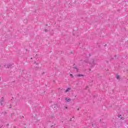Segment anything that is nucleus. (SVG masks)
Listing matches in <instances>:
<instances>
[{
	"mask_svg": "<svg viewBox=\"0 0 128 128\" xmlns=\"http://www.w3.org/2000/svg\"><path fill=\"white\" fill-rule=\"evenodd\" d=\"M45 32H46V30H45Z\"/></svg>",
	"mask_w": 128,
	"mask_h": 128,
	"instance_id": "nucleus-10",
	"label": "nucleus"
},
{
	"mask_svg": "<svg viewBox=\"0 0 128 128\" xmlns=\"http://www.w3.org/2000/svg\"><path fill=\"white\" fill-rule=\"evenodd\" d=\"M77 76H84V75H82V74H78V75H77Z\"/></svg>",
	"mask_w": 128,
	"mask_h": 128,
	"instance_id": "nucleus-5",
	"label": "nucleus"
},
{
	"mask_svg": "<svg viewBox=\"0 0 128 128\" xmlns=\"http://www.w3.org/2000/svg\"><path fill=\"white\" fill-rule=\"evenodd\" d=\"M72 78H74V76H72V74H70V75Z\"/></svg>",
	"mask_w": 128,
	"mask_h": 128,
	"instance_id": "nucleus-6",
	"label": "nucleus"
},
{
	"mask_svg": "<svg viewBox=\"0 0 128 128\" xmlns=\"http://www.w3.org/2000/svg\"><path fill=\"white\" fill-rule=\"evenodd\" d=\"M89 64L90 68H94V60H90Z\"/></svg>",
	"mask_w": 128,
	"mask_h": 128,
	"instance_id": "nucleus-1",
	"label": "nucleus"
},
{
	"mask_svg": "<svg viewBox=\"0 0 128 128\" xmlns=\"http://www.w3.org/2000/svg\"><path fill=\"white\" fill-rule=\"evenodd\" d=\"M66 102H70V100H71V99L70 98H66Z\"/></svg>",
	"mask_w": 128,
	"mask_h": 128,
	"instance_id": "nucleus-2",
	"label": "nucleus"
},
{
	"mask_svg": "<svg viewBox=\"0 0 128 128\" xmlns=\"http://www.w3.org/2000/svg\"><path fill=\"white\" fill-rule=\"evenodd\" d=\"M66 108H68V107H66Z\"/></svg>",
	"mask_w": 128,
	"mask_h": 128,
	"instance_id": "nucleus-11",
	"label": "nucleus"
},
{
	"mask_svg": "<svg viewBox=\"0 0 128 128\" xmlns=\"http://www.w3.org/2000/svg\"><path fill=\"white\" fill-rule=\"evenodd\" d=\"M1 104H2L1 102Z\"/></svg>",
	"mask_w": 128,
	"mask_h": 128,
	"instance_id": "nucleus-12",
	"label": "nucleus"
},
{
	"mask_svg": "<svg viewBox=\"0 0 128 128\" xmlns=\"http://www.w3.org/2000/svg\"><path fill=\"white\" fill-rule=\"evenodd\" d=\"M70 88H68L66 90V92H70Z\"/></svg>",
	"mask_w": 128,
	"mask_h": 128,
	"instance_id": "nucleus-3",
	"label": "nucleus"
},
{
	"mask_svg": "<svg viewBox=\"0 0 128 128\" xmlns=\"http://www.w3.org/2000/svg\"><path fill=\"white\" fill-rule=\"evenodd\" d=\"M86 62H88V61H86Z\"/></svg>",
	"mask_w": 128,
	"mask_h": 128,
	"instance_id": "nucleus-7",
	"label": "nucleus"
},
{
	"mask_svg": "<svg viewBox=\"0 0 128 128\" xmlns=\"http://www.w3.org/2000/svg\"><path fill=\"white\" fill-rule=\"evenodd\" d=\"M116 78H117V80H120V76L116 74Z\"/></svg>",
	"mask_w": 128,
	"mask_h": 128,
	"instance_id": "nucleus-4",
	"label": "nucleus"
},
{
	"mask_svg": "<svg viewBox=\"0 0 128 128\" xmlns=\"http://www.w3.org/2000/svg\"><path fill=\"white\" fill-rule=\"evenodd\" d=\"M80 110V108H78V110Z\"/></svg>",
	"mask_w": 128,
	"mask_h": 128,
	"instance_id": "nucleus-8",
	"label": "nucleus"
},
{
	"mask_svg": "<svg viewBox=\"0 0 128 128\" xmlns=\"http://www.w3.org/2000/svg\"><path fill=\"white\" fill-rule=\"evenodd\" d=\"M52 126H51V128H52Z\"/></svg>",
	"mask_w": 128,
	"mask_h": 128,
	"instance_id": "nucleus-9",
	"label": "nucleus"
}]
</instances>
